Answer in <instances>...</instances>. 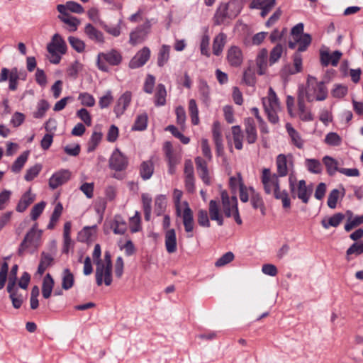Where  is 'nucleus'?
Instances as JSON below:
<instances>
[{"mask_svg": "<svg viewBox=\"0 0 363 363\" xmlns=\"http://www.w3.org/2000/svg\"><path fill=\"white\" fill-rule=\"evenodd\" d=\"M279 176L272 173L269 168H264L261 174V182L264 191L267 195H272L276 199L281 200L284 208L291 206L290 199L286 190L281 191Z\"/></svg>", "mask_w": 363, "mask_h": 363, "instance_id": "nucleus-1", "label": "nucleus"}, {"mask_svg": "<svg viewBox=\"0 0 363 363\" xmlns=\"http://www.w3.org/2000/svg\"><path fill=\"white\" fill-rule=\"evenodd\" d=\"M328 90L323 82H318L312 76L307 78L306 87H299L298 96L308 101H323L327 98Z\"/></svg>", "mask_w": 363, "mask_h": 363, "instance_id": "nucleus-2", "label": "nucleus"}, {"mask_svg": "<svg viewBox=\"0 0 363 363\" xmlns=\"http://www.w3.org/2000/svg\"><path fill=\"white\" fill-rule=\"evenodd\" d=\"M242 6V0H230L227 3L220 4L213 16L214 23L220 25L227 20L235 18L240 13Z\"/></svg>", "mask_w": 363, "mask_h": 363, "instance_id": "nucleus-3", "label": "nucleus"}, {"mask_svg": "<svg viewBox=\"0 0 363 363\" xmlns=\"http://www.w3.org/2000/svg\"><path fill=\"white\" fill-rule=\"evenodd\" d=\"M262 104L267 118L273 124L279 122L278 114L281 111L279 99L272 87H269L267 96L262 98Z\"/></svg>", "mask_w": 363, "mask_h": 363, "instance_id": "nucleus-4", "label": "nucleus"}, {"mask_svg": "<svg viewBox=\"0 0 363 363\" xmlns=\"http://www.w3.org/2000/svg\"><path fill=\"white\" fill-rule=\"evenodd\" d=\"M96 281L98 286L103 283L110 286L112 283V262L109 252H105L104 262H99L96 264Z\"/></svg>", "mask_w": 363, "mask_h": 363, "instance_id": "nucleus-5", "label": "nucleus"}, {"mask_svg": "<svg viewBox=\"0 0 363 363\" xmlns=\"http://www.w3.org/2000/svg\"><path fill=\"white\" fill-rule=\"evenodd\" d=\"M42 233L43 231L38 229V224L35 223L26 234L20 244L18 251V255L22 256L24 252L29 248L37 250L41 245Z\"/></svg>", "mask_w": 363, "mask_h": 363, "instance_id": "nucleus-6", "label": "nucleus"}, {"mask_svg": "<svg viewBox=\"0 0 363 363\" xmlns=\"http://www.w3.org/2000/svg\"><path fill=\"white\" fill-rule=\"evenodd\" d=\"M220 198L224 215L228 218L233 216L235 221L240 225L242 220L239 215L237 197L235 196L230 197L226 191H222Z\"/></svg>", "mask_w": 363, "mask_h": 363, "instance_id": "nucleus-7", "label": "nucleus"}, {"mask_svg": "<svg viewBox=\"0 0 363 363\" xmlns=\"http://www.w3.org/2000/svg\"><path fill=\"white\" fill-rule=\"evenodd\" d=\"M155 23V19L146 18L143 24L137 26L130 33L129 43L135 45L145 41L151 31L152 24Z\"/></svg>", "mask_w": 363, "mask_h": 363, "instance_id": "nucleus-8", "label": "nucleus"}, {"mask_svg": "<svg viewBox=\"0 0 363 363\" xmlns=\"http://www.w3.org/2000/svg\"><path fill=\"white\" fill-rule=\"evenodd\" d=\"M122 61V56L116 50H111L107 52H100L97 56V66L103 72H108L109 68L106 62L112 66L118 65Z\"/></svg>", "mask_w": 363, "mask_h": 363, "instance_id": "nucleus-9", "label": "nucleus"}, {"mask_svg": "<svg viewBox=\"0 0 363 363\" xmlns=\"http://www.w3.org/2000/svg\"><path fill=\"white\" fill-rule=\"evenodd\" d=\"M293 156L291 154L287 155L279 154L276 158L277 175L279 177H286L289 172L293 169Z\"/></svg>", "mask_w": 363, "mask_h": 363, "instance_id": "nucleus-10", "label": "nucleus"}, {"mask_svg": "<svg viewBox=\"0 0 363 363\" xmlns=\"http://www.w3.org/2000/svg\"><path fill=\"white\" fill-rule=\"evenodd\" d=\"M72 173L68 169H60L55 172L49 179V186L52 189H55L60 186L68 182L71 178Z\"/></svg>", "mask_w": 363, "mask_h": 363, "instance_id": "nucleus-11", "label": "nucleus"}, {"mask_svg": "<svg viewBox=\"0 0 363 363\" xmlns=\"http://www.w3.org/2000/svg\"><path fill=\"white\" fill-rule=\"evenodd\" d=\"M127 157L118 149L115 150L110 159L109 167L116 171H122L128 166Z\"/></svg>", "mask_w": 363, "mask_h": 363, "instance_id": "nucleus-12", "label": "nucleus"}, {"mask_svg": "<svg viewBox=\"0 0 363 363\" xmlns=\"http://www.w3.org/2000/svg\"><path fill=\"white\" fill-rule=\"evenodd\" d=\"M226 59L230 66L240 67L243 62L242 50L235 45L230 46L227 51Z\"/></svg>", "mask_w": 363, "mask_h": 363, "instance_id": "nucleus-13", "label": "nucleus"}, {"mask_svg": "<svg viewBox=\"0 0 363 363\" xmlns=\"http://www.w3.org/2000/svg\"><path fill=\"white\" fill-rule=\"evenodd\" d=\"M183 205L184 206V209L182 213H181L179 216H181L182 218L185 231L188 233H191L188 235L187 237L191 238L193 236V234L191 233L194 227L193 212L189 208L187 202H184Z\"/></svg>", "mask_w": 363, "mask_h": 363, "instance_id": "nucleus-14", "label": "nucleus"}, {"mask_svg": "<svg viewBox=\"0 0 363 363\" xmlns=\"http://www.w3.org/2000/svg\"><path fill=\"white\" fill-rule=\"evenodd\" d=\"M150 56V50L148 48L145 47L132 58L129 62V67L131 69H136L143 66L149 60Z\"/></svg>", "mask_w": 363, "mask_h": 363, "instance_id": "nucleus-15", "label": "nucleus"}, {"mask_svg": "<svg viewBox=\"0 0 363 363\" xmlns=\"http://www.w3.org/2000/svg\"><path fill=\"white\" fill-rule=\"evenodd\" d=\"M195 163L199 176L203 183L209 185L211 184V177L209 175L207 162L201 157H197L195 159Z\"/></svg>", "mask_w": 363, "mask_h": 363, "instance_id": "nucleus-16", "label": "nucleus"}, {"mask_svg": "<svg viewBox=\"0 0 363 363\" xmlns=\"http://www.w3.org/2000/svg\"><path fill=\"white\" fill-rule=\"evenodd\" d=\"M132 94L130 91H125L118 99L114 107V112L118 117L123 114L131 101Z\"/></svg>", "mask_w": 363, "mask_h": 363, "instance_id": "nucleus-17", "label": "nucleus"}, {"mask_svg": "<svg viewBox=\"0 0 363 363\" xmlns=\"http://www.w3.org/2000/svg\"><path fill=\"white\" fill-rule=\"evenodd\" d=\"M47 50L65 54L67 52V45L62 38L58 33H56L52 36L51 42L48 45Z\"/></svg>", "mask_w": 363, "mask_h": 363, "instance_id": "nucleus-18", "label": "nucleus"}, {"mask_svg": "<svg viewBox=\"0 0 363 363\" xmlns=\"http://www.w3.org/2000/svg\"><path fill=\"white\" fill-rule=\"evenodd\" d=\"M268 51L266 48L261 49L255 59V63L259 75H264L267 69Z\"/></svg>", "mask_w": 363, "mask_h": 363, "instance_id": "nucleus-19", "label": "nucleus"}, {"mask_svg": "<svg viewBox=\"0 0 363 363\" xmlns=\"http://www.w3.org/2000/svg\"><path fill=\"white\" fill-rule=\"evenodd\" d=\"M311 43V35L309 34H303L302 36H299V38H297L295 40H290L289 43V47L291 49H294L296 45H298V51L303 52L307 49Z\"/></svg>", "mask_w": 363, "mask_h": 363, "instance_id": "nucleus-20", "label": "nucleus"}, {"mask_svg": "<svg viewBox=\"0 0 363 363\" xmlns=\"http://www.w3.org/2000/svg\"><path fill=\"white\" fill-rule=\"evenodd\" d=\"M245 132L246 140L249 144H253L257 138L256 125L252 118H247L245 121Z\"/></svg>", "mask_w": 363, "mask_h": 363, "instance_id": "nucleus-21", "label": "nucleus"}, {"mask_svg": "<svg viewBox=\"0 0 363 363\" xmlns=\"http://www.w3.org/2000/svg\"><path fill=\"white\" fill-rule=\"evenodd\" d=\"M286 129L290 137L291 143L297 148L303 149L305 142L301 134L296 130H295L290 123H286Z\"/></svg>", "mask_w": 363, "mask_h": 363, "instance_id": "nucleus-22", "label": "nucleus"}, {"mask_svg": "<svg viewBox=\"0 0 363 363\" xmlns=\"http://www.w3.org/2000/svg\"><path fill=\"white\" fill-rule=\"evenodd\" d=\"M209 215L212 220L217 222L218 225H223V217L220 211L219 203L215 200H211L209 202Z\"/></svg>", "mask_w": 363, "mask_h": 363, "instance_id": "nucleus-23", "label": "nucleus"}, {"mask_svg": "<svg viewBox=\"0 0 363 363\" xmlns=\"http://www.w3.org/2000/svg\"><path fill=\"white\" fill-rule=\"evenodd\" d=\"M341 56L342 52L337 50L332 54H330L328 52H323L320 54L321 63L324 66H328L330 64L333 66H337Z\"/></svg>", "mask_w": 363, "mask_h": 363, "instance_id": "nucleus-24", "label": "nucleus"}, {"mask_svg": "<svg viewBox=\"0 0 363 363\" xmlns=\"http://www.w3.org/2000/svg\"><path fill=\"white\" fill-rule=\"evenodd\" d=\"M35 195L31 192L30 189H28L21 198L16 206L18 212H23L35 200Z\"/></svg>", "mask_w": 363, "mask_h": 363, "instance_id": "nucleus-25", "label": "nucleus"}, {"mask_svg": "<svg viewBox=\"0 0 363 363\" xmlns=\"http://www.w3.org/2000/svg\"><path fill=\"white\" fill-rule=\"evenodd\" d=\"M177 238L174 229H169L165 233V247L169 253H174L177 251Z\"/></svg>", "mask_w": 363, "mask_h": 363, "instance_id": "nucleus-26", "label": "nucleus"}, {"mask_svg": "<svg viewBox=\"0 0 363 363\" xmlns=\"http://www.w3.org/2000/svg\"><path fill=\"white\" fill-rule=\"evenodd\" d=\"M84 32L89 39L99 43L104 42L103 33L94 27L91 24L88 23L84 28Z\"/></svg>", "mask_w": 363, "mask_h": 363, "instance_id": "nucleus-27", "label": "nucleus"}, {"mask_svg": "<svg viewBox=\"0 0 363 363\" xmlns=\"http://www.w3.org/2000/svg\"><path fill=\"white\" fill-rule=\"evenodd\" d=\"M298 115L299 118L303 121H311L313 119V115L305 104V100L301 96H298Z\"/></svg>", "mask_w": 363, "mask_h": 363, "instance_id": "nucleus-28", "label": "nucleus"}, {"mask_svg": "<svg viewBox=\"0 0 363 363\" xmlns=\"http://www.w3.org/2000/svg\"><path fill=\"white\" fill-rule=\"evenodd\" d=\"M26 74L25 73H21L16 67L11 69L9 74V89L15 91L18 88V81L19 79L24 80Z\"/></svg>", "mask_w": 363, "mask_h": 363, "instance_id": "nucleus-29", "label": "nucleus"}, {"mask_svg": "<svg viewBox=\"0 0 363 363\" xmlns=\"http://www.w3.org/2000/svg\"><path fill=\"white\" fill-rule=\"evenodd\" d=\"M226 38L227 36L223 33H220L215 37L213 42V53L215 55L219 56L222 53L226 43Z\"/></svg>", "mask_w": 363, "mask_h": 363, "instance_id": "nucleus-30", "label": "nucleus"}, {"mask_svg": "<svg viewBox=\"0 0 363 363\" xmlns=\"http://www.w3.org/2000/svg\"><path fill=\"white\" fill-rule=\"evenodd\" d=\"M323 162L325 166L328 174L330 176L335 175L337 172H340V169H341V168L339 167L338 161L332 157L325 156L323 158Z\"/></svg>", "mask_w": 363, "mask_h": 363, "instance_id": "nucleus-31", "label": "nucleus"}, {"mask_svg": "<svg viewBox=\"0 0 363 363\" xmlns=\"http://www.w3.org/2000/svg\"><path fill=\"white\" fill-rule=\"evenodd\" d=\"M249 191L251 193V204L255 209H260L262 215H265V207L263 199L259 194L256 193L252 187L249 188Z\"/></svg>", "mask_w": 363, "mask_h": 363, "instance_id": "nucleus-32", "label": "nucleus"}, {"mask_svg": "<svg viewBox=\"0 0 363 363\" xmlns=\"http://www.w3.org/2000/svg\"><path fill=\"white\" fill-rule=\"evenodd\" d=\"M110 228L116 235H123L126 231V223L121 216H116Z\"/></svg>", "mask_w": 363, "mask_h": 363, "instance_id": "nucleus-33", "label": "nucleus"}, {"mask_svg": "<svg viewBox=\"0 0 363 363\" xmlns=\"http://www.w3.org/2000/svg\"><path fill=\"white\" fill-rule=\"evenodd\" d=\"M54 284L55 282L52 277L50 274H47L43 279L42 284V294L45 298L50 297Z\"/></svg>", "mask_w": 363, "mask_h": 363, "instance_id": "nucleus-34", "label": "nucleus"}, {"mask_svg": "<svg viewBox=\"0 0 363 363\" xmlns=\"http://www.w3.org/2000/svg\"><path fill=\"white\" fill-rule=\"evenodd\" d=\"M53 259H54L52 255L49 253L43 252L41 253V257L38 267V273L42 275L46 269L52 265Z\"/></svg>", "mask_w": 363, "mask_h": 363, "instance_id": "nucleus-35", "label": "nucleus"}, {"mask_svg": "<svg viewBox=\"0 0 363 363\" xmlns=\"http://www.w3.org/2000/svg\"><path fill=\"white\" fill-rule=\"evenodd\" d=\"M344 218L343 214L338 213L328 218H323L321 220L323 227L325 229L330 227H337Z\"/></svg>", "mask_w": 363, "mask_h": 363, "instance_id": "nucleus-36", "label": "nucleus"}, {"mask_svg": "<svg viewBox=\"0 0 363 363\" xmlns=\"http://www.w3.org/2000/svg\"><path fill=\"white\" fill-rule=\"evenodd\" d=\"M58 18L67 25V29L69 32H74L77 30L80 21L77 17L69 16H58Z\"/></svg>", "mask_w": 363, "mask_h": 363, "instance_id": "nucleus-37", "label": "nucleus"}, {"mask_svg": "<svg viewBox=\"0 0 363 363\" xmlns=\"http://www.w3.org/2000/svg\"><path fill=\"white\" fill-rule=\"evenodd\" d=\"M164 151L168 160V164H177L179 162L180 158L177 155L174 154L172 145L170 142H165Z\"/></svg>", "mask_w": 363, "mask_h": 363, "instance_id": "nucleus-38", "label": "nucleus"}, {"mask_svg": "<svg viewBox=\"0 0 363 363\" xmlns=\"http://www.w3.org/2000/svg\"><path fill=\"white\" fill-rule=\"evenodd\" d=\"M297 196L303 203H307L309 200L310 193L308 192L304 180H300L297 186Z\"/></svg>", "mask_w": 363, "mask_h": 363, "instance_id": "nucleus-39", "label": "nucleus"}, {"mask_svg": "<svg viewBox=\"0 0 363 363\" xmlns=\"http://www.w3.org/2000/svg\"><path fill=\"white\" fill-rule=\"evenodd\" d=\"M154 172V164L151 160L145 161L140 166V175L145 180L150 179Z\"/></svg>", "mask_w": 363, "mask_h": 363, "instance_id": "nucleus-40", "label": "nucleus"}, {"mask_svg": "<svg viewBox=\"0 0 363 363\" xmlns=\"http://www.w3.org/2000/svg\"><path fill=\"white\" fill-rule=\"evenodd\" d=\"M231 129L235 147L237 150H241L242 148L243 138L241 128L239 125H234Z\"/></svg>", "mask_w": 363, "mask_h": 363, "instance_id": "nucleus-41", "label": "nucleus"}, {"mask_svg": "<svg viewBox=\"0 0 363 363\" xmlns=\"http://www.w3.org/2000/svg\"><path fill=\"white\" fill-rule=\"evenodd\" d=\"M62 287L65 290L71 289L74 284V276L68 269H65L62 276Z\"/></svg>", "mask_w": 363, "mask_h": 363, "instance_id": "nucleus-42", "label": "nucleus"}, {"mask_svg": "<svg viewBox=\"0 0 363 363\" xmlns=\"http://www.w3.org/2000/svg\"><path fill=\"white\" fill-rule=\"evenodd\" d=\"M170 53V46L163 45L158 54L157 65L160 67H163L169 60Z\"/></svg>", "mask_w": 363, "mask_h": 363, "instance_id": "nucleus-43", "label": "nucleus"}, {"mask_svg": "<svg viewBox=\"0 0 363 363\" xmlns=\"http://www.w3.org/2000/svg\"><path fill=\"white\" fill-rule=\"evenodd\" d=\"M276 0H253L250 5V9H272Z\"/></svg>", "mask_w": 363, "mask_h": 363, "instance_id": "nucleus-44", "label": "nucleus"}, {"mask_svg": "<svg viewBox=\"0 0 363 363\" xmlns=\"http://www.w3.org/2000/svg\"><path fill=\"white\" fill-rule=\"evenodd\" d=\"M167 91L165 86L160 84L157 86L155 93V104L156 106H163L166 102Z\"/></svg>", "mask_w": 363, "mask_h": 363, "instance_id": "nucleus-45", "label": "nucleus"}, {"mask_svg": "<svg viewBox=\"0 0 363 363\" xmlns=\"http://www.w3.org/2000/svg\"><path fill=\"white\" fill-rule=\"evenodd\" d=\"M147 125V115L145 113L138 115L132 127L133 130H144Z\"/></svg>", "mask_w": 363, "mask_h": 363, "instance_id": "nucleus-46", "label": "nucleus"}, {"mask_svg": "<svg viewBox=\"0 0 363 363\" xmlns=\"http://www.w3.org/2000/svg\"><path fill=\"white\" fill-rule=\"evenodd\" d=\"M284 51V47L281 44H277L274 46L270 52L269 55V65H272L277 62L281 58Z\"/></svg>", "mask_w": 363, "mask_h": 363, "instance_id": "nucleus-47", "label": "nucleus"}, {"mask_svg": "<svg viewBox=\"0 0 363 363\" xmlns=\"http://www.w3.org/2000/svg\"><path fill=\"white\" fill-rule=\"evenodd\" d=\"M305 165L307 169L314 174H319L322 171V165L319 160L315 159H306Z\"/></svg>", "mask_w": 363, "mask_h": 363, "instance_id": "nucleus-48", "label": "nucleus"}, {"mask_svg": "<svg viewBox=\"0 0 363 363\" xmlns=\"http://www.w3.org/2000/svg\"><path fill=\"white\" fill-rule=\"evenodd\" d=\"M28 152H24L15 160L11 167L12 172L17 173L21 170L28 160Z\"/></svg>", "mask_w": 363, "mask_h": 363, "instance_id": "nucleus-49", "label": "nucleus"}, {"mask_svg": "<svg viewBox=\"0 0 363 363\" xmlns=\"http://www.w3.org/2000/svg\"><path fill=\"white\" fill-rule=\"evenodd\" d=\"M96 225L85 226L79 233L81 241H88L91 238L96 232Z\"/></svg>", "mask_w": 363, "mask_h": 363, "instance_id": "nucleus-50", "label": "nucleus"}, {"mask_svg": "<svg viewBox=\"0 0 363 363\" xmlns=\"http://www.w3.org/2000/svg\"><path fill=\"white\" fill-rule=\"evenodd\" d=\"M325 143L330 146H340L342 144V138L335 132H330L325 135Z\"/></svg>", "mask_w": 363, "mask_h": 363, "instance_id": "nucleus-51", "label": "nucleus"}, {"mask_svg": "<svg viewBox=\"0 0 363 363\" xmlns=\"http://www.w3.org/2000/svg\"><path fill=\"white\" fill-rule=\"evenodd\" d=\"M242 81L248 86H255L256 83V77L254 70L251 67H248L244 71Z\"/></svg>", "mask_w": 363, "mask_h": 363, "instance_id": "nucleus-52", "label": "nucleus"}, {"mask_svg": "<svg viewBox=\"0 0 363 363\" xmlns=\"http://www.w3.org/2000/svg\"><path fill=\"white\" fill-rule=\"evenodd\" d=\"M50 105L45 100H40L37 105V111L33 113V117L35 118H43L48 110Z\"/></svg>", "mask_w": 363, "mask_h": 363, "instance_id": "nucleus-53", "label": "nucleus"}, {"mask_svg": "<svg viewBox=\"0 0 363 363\" xmlns=\"http://www.w3.org/2000/svg\"><path fill=\"white\" fill-rule=\"evenodd\" d=\"M78 100L82 105L88 107L94 106L96 102L94 96L87 92L80 93L78 96Z\"/></svg>", "mask_w": 363, "mask_h": 363, "instance_id": "nucleus-54", "label": "nucleus"}, {"mask_svg": "<svg viewBox=\"0 0 363 363\" xmlns=\"http://www.w3.org/2000/svg\"><path fill=\"white\" fill-rule=\"evenodd\" d=\"M42 166L41 164H36L34 166L29 168L25 174V179L28 182L32 181L34 178H35L41 171Z\"/></svg>", "mask_w": 363, "mask_h": 363, "instance_id": "nucleus-55", "label": "nucleus"}, {"mask_svg": "<svg viewBox=\"0 0 363 363\" xmlns=\"http://www.w3.org/2000/svg\"><path fill=\"white\" fill-rule=\"evenodd\" d=\"M46 203L44 201H41L37 204H35L31 209L30 211V218L33 220H36L38 217L41 215L43 213L45 207Z\"/></svg>", "mask_w": 363, "mask_h": 363, "instance_id": "nucleus-56", "label": "nucleus"}, {"mask_svg": "<svg viewBox=\"0 0 363 363\" xmlns=\"http://www.w3.org/2000/svg\"><path fill=\"white\" fill-rule=\"evenodd\" d=\"M68 41L73 49L78 52H82L84 50L85 45L84 43L80 39L70 36L68 38Z\"/></svg>", "mask_w": 363, "mask_h": 363, "instance_id": "nucleus-57", "label": "nucleus"}, {"mask_svg": "<svg viewBox=\"0 0 363 363\" xmlns=\"http://www.w3.org/2000/svg\"><path fill=\"white\" fill-rule=\"evenodd\" d=\"M79 189L84 194L87 199H91L94 196V183L84 182L80 186Z\"/></svg>", "mask_w": 363, "mask_h": 363, "instance_id": "nucleus-58", "label": "nucleus"}, {"mask_svg": "<svg viewBox=\"0 0 363 363\" xmlns=\"http://www.w3.org/2000/svg\"><path fill=\"white\" fill-rule=\"evenodd\" d=\"M209 43H210V38L207 34H204L201 40L200 43V49H201V53L206 57L210 56V51H209Z\"/></svg>", "mask_w": 363, "mask_h": 363, "instance_id": "nucleus-59", "label": "nucleus"}, {"mask_svg": "<svg viewBox=\"0 0 363 363\" xmlns=\"http://www.w3.org/2000/svg\"><path fill=\"white\" fill-rule=\"evenodd\" d=\"M77 116L82 121L85 125L90 126L91 125V117L89 112L86 108H81L77 111Z\"/></svg>", "mask_w": 363, "mask_h": 363, "instance_id": "nucleus-60", "label": "nucleus"}, {"mask_svg": "<svg viewBox=\"0 0 363 363\" xmlns=\"http://www.w3.org/2000/svg\"><path fill=\"white\" fill-rule=\"evenodd\" d=\"M130 230L132 233H136L140 229V216L138 211H135V215L130 218Z\"/></svg>", "mask_w": 363, "mask_h": 363, "instance_id": "nucleus-61", "label": "nucleus"}, {"mask_svg": "<svg viewBox=\"0 0 363 363\" xmlns=\"http://www.w3.org/2000/svg\"><path fill=\"white\" fill-rule=\"evenodd\" d=\"M102 138L101 133L94 131L90 138L88 151L91 152L94 150L96 147L99 145Z\"/></svg>", "mask_w": 363, "mask_h": 363, "instance_id": "nucleus-62", "label": "nucleus"}, {"mask_svg": "<svg viewBox=\"0 0 363 363\" xmlns=\"http://www.w3.org/2000/svg\"><path fill=\"white\" fill-rule=\"evenodd\" d=\"M340 196L339 190L335 189L330 191L328 199V206L332 208H335L337 206V202Z\"/></svg>", "mask_w": 363, "mask_h": 363, "instance_id": "nucleus-63", "label": "nucleus"}, {"mask_svg": "<svg viewBox=\"0 0 363 363\" xmlns=\"http://www.w3.org/2000/svg\"><path fill=\"white\" fill-rule=\"evenodd\" d=\"M363 253V242H355L347 250V255L350 256L352 255H360Z\"/></svg>", "mask_w": 363, "mask_h": 363, "instance_id": "nucleus-64", "label": "nucleus"}]
</instances>
